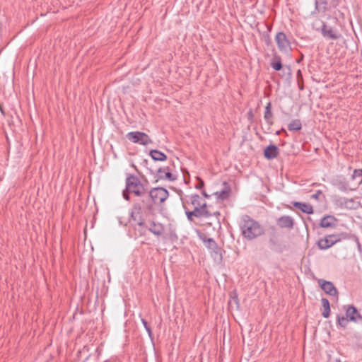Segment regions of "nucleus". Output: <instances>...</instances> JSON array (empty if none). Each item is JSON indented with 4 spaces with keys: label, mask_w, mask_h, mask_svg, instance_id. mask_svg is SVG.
<instances>
[{
    "label": "nucleus",
    "mask_w": 362,
    "mask_h": 362,
    "mask_svg": "<svg viewBox=\"0 0 362 362\" xmlns=\"http://www.w3.org/2000/svg\"><path fill=\"white\" fill-rule=\"evenodd\" d=\"M243 237L247 240H253L265 233L264 227L247 214L243 215L239 223Z\"/></svg>",
    "instance_id": "obj_1"
},
{
    "label": "nucleus",
    "mask_w": 362,
    "mask_h": 362,
    "mask_svg": "<svg viewBox=\"0 0 362 362\" xmlns=\"http://www.w3.org/2000/svg\"><path fill=\"white\" fill-rule=\"evenodd\" d=\"M129 216V222H134L132 226L135 238L145 235L148 230V226L145 222L144 218L141 215V206L139 204H136L134 208H132Z\"/></svg>",
    "instance_id": "obj_2"
},
{
    "label": "nucleus",
    "mask_w": 362,
    "mask_h": 362,
    "mask_svg": "<svg viewBox=\"0 0 362 362\" xmlns=\"http://www.w3.org/2000/svg\"><path fill=\"white\" fill-rule=\"evenodd\" d=\"M349 238L350 234L347 233L329 234L325 235L324 238L319 239L317 242V245L319 249L325 250L330 248L337 243Z\"/></svg>",
    "instance_id": "obj_3"
},
{
    "label": "nucleus",
    "mask_w": 362,
    "mask_h": 362,
    "mask_svg": "<svg viewBox=\"0 0 362 362\" xmlns=\"http://www.w3.org/2000/svg\"><path fill=\"white\" fill-rule=\"evenodd\" d=\"M127 191L132 192L134 196L142 195L148 189L141 180L135 175L127 174L125 180Z\"/></svg>",
    "instance_id": "obj_4"
},
{
    "label": "nucleus",
    "mask_w": 362,
    "mask_h": 362,
    "mask_svg": "<svg viewBox=\"0 0 362 362\" xmlns=\"http://www.w3.org/2000/svg\"><path fill=\"white\" fill-rule=\"evenodd\" d=\"M269 245L270 249L274 252L281 253L284 250V247L279 239L277 228L274 226H271L269 228Z\"/></svg>",
    "instance_id": "obj_5"
},
{
    "label": "nucleus",
    "mask_w": 362,
    "mask_h": 362,
    "mask_svg": "<svg viewBox=\"0 0 362 362\" xmlns=\"http://www.w3.org/2000/svg\"><path fill=\"white\" fill-rule=\"evenodd\" d=\"M126 138L134 144L147 146L153 143L150 136L143 132H131L127 134Z\"/></svg>",
    "instance_id": "obj_6"
},
{
    "label": "nucleus",
    "mask_w": 362,
    "mask_h": 362,
    "mask_svg": "<svg viewBox=\"0 0 362 362\" xmlns=\"http://www.w3.org/2000/svg\"><path fill=\"white\" fill-rule=\"evenodd\" d=\"M137 197L141 198V202H135L132 208H134L136 204H139L141 206V215H142L143 211L151 212L154 210V204L148 189L142 195Z\"/></svg>",
    "instance_id": "obj_7"
},
{
    "label": "nucleus",
    "mask_w": 362,
    "mask_h": 362,
    "mask_svg": "<svg viewBox=\"0 0 362 362\" xmlns=\"http://www.w3.org/2000/svg\"><path fill=\"white\" fill-rule=\"evenodd\" d=\"M320 32L326 40H337L342 37L341 33L335 26L330 25L325 22H322Z\"/></svg>",
    "instance_id": "obj_8"
},
{
    "label": "nucleus",
    "mask_w": 362,
    "mask_h": 362,
    "mask_svg": "<svg viewBox=\"0 0 362 362\" xmlns=\"http://www.w3.org/2000/svg\"><path fill=\"white\" fill-rule=\"evenodd\" d=\"M149 192L154 205L161 204L169 196L168 191L163 187H154Z\"/></svg>",
    "instance_id": "obj_9"
},
{
    "label": "nucleus",
    "mask_w": 362,
    "mask_h": 362,
    "mask_svg": "<svg viewBox=\"0 0 362 362\" xmlns=\"http://www.w3.org/2000/svg\"><path fill=\"white\" fill-rule=\"evenodd\" d=\"M340 0H315V11L317 13H325L331 8H337Z\"/></svg>",
    "instance_id": "obj_10"
},
{
    "label": "nucleus",
    "mask_w": 362,
    "mask_h": 362,
    "mask_svg": "<svg viewBox=\"0 0 362 362\" xmlns=\"http://www.w3.org/2000/svg\"><path fill=\"white\" fill-rule=\"evenodd\" d=\"M278 49L283 53H288L291 51V42L284 32H279L275 37Z\"/></svg>",
    "instance_id": "obj_11"
},
{
    "label": "nucleus",
    "mask_w": 362,
    "mask_h": 362,
    "mask_svg": "<svg viewBox=\"0 0 362 362\" xmlns=\"http://www.w3.org/2000/svg\"><path fill=\"white\" fill-rule=\"evenodd\" d=\"M182 201V206L185 209V212L188 221L192 222L194 220V218H204V214L202 213L200 209V206L194 207L193 210H189L187 206V204L189 203L188 201Z\"/></svg>",
    "instance_id": "obj_12"
},
{
    "label": "nucleus",
    "mask_w": 362,
    "mask_h": 362,
    "mask_svg": "<svg viewBox=\"0 0 362 362\" xmlns=\"http://www.w3.org/2000/svg\"><path fill=\"white\" fill-rule=\"evenodd\" d=\"M318 284L320 288L328 295L338 298V291L332 282L324 279H319Z\"/></svg>",
    "instance_id": "obj_13"
},
{
    "label": "nucleus",
    "mask_w": 362,
    "mask_h": 362,
    "mask_svg": "<svg viewBox=\"0 0 362 362\" xmlns=\"http://www.w3.org/2000/svg\"><path fill=\"white\" fill-rule=\"evenodd\" d=\"M277 226L281 228L292 229L294 226V220L289 216H282L276 219Z\"/></svg>",
    "instance_id": "obj_14"
},
{
    "label": "nucleus",
    "mask_w": 362,
    "mask_h": 362,
    "mask_svg": "<svg viewBox=\"0 0 362 362\" xmlns=\"http://www.w3.org/2000/svg\"><path fill=\"white\" fill-rule=\"evenodd\" d=\"M148 230L155 235L159 237L163 234L165 228L162 223L156 222L154 221H151L148 223Z\"/></svg>",
    "instance_id": "obj_15"
},
{
    "label": "nucleus",
    "mask_w": 362,
    "mask_h": 362,
    "mask_svg": "<svg viewBox=\"0 0 362 362\" xmlns=\"http://www.w3.org/2000/svg\"><path fill=\"white\" fill-rule=\"evenodd\" d=\"M279 154V149L277 146L270 144L267 146L264 150V156L267 160H272L278 156Z\"/></svg>",
    "instance_id": "obj_16"
},
{
    "label": "nucleus",
    "mask_w": 362,
    "mask_h": 362,
    "mask_svg": "<svg viewBox=\"0 0 362 362\" xmlns=\"http://www.w3.org/2000/svg\"><path fill=\"white\" fill-rule=\"evenodd\" d=\"M346 316L349 320V321L356 322L358 319H361L362 316L356 309V308L350 305H348L346 309Z\"/></svg>",
    "instance_id": "obj_17"
},
{
    "label": "nucleus",
    "mask_w": 362,
    "mask_h": 362,
    "mask_svg": "<svg viewBox=\"0 0 362 362\" xmlns=\"http://www.w3.org/2000/svg\"><path fill=\"white\" fill-rule=\"evenodd\" d=\"M337 219L332 215H327L324 216L319 223L320 227L321 228H334L336 226Z\"/></svg>",
    "instance_id": "obj_18"
},
{
    "label": "nucleus",
    "mask_w": 362,
    "mask_h": 362,
    "mask_svg": "<svg viewBox=\"0 0 362 362\" xmlns=\"http://www.w3.org/2000/svg\"><path fill=\"white\" fill-rule=\"evenodd\" d=\"M292 204L293 205L294 207L298 209L305 214H313L314 213L313 207L310 204L299 202H293Z\"/></svg>",
    "instance_id": "obj_19"
},
{
    "label": "nucleus",
    "mask_w": 362,
    "mask_h": 362,
    "mask_svg": "<svg viewBox=\"0 0 362 362\" xmlns=\"http://www.w3.org/2000/svg\"><path fill=\"white\" fill-rule=\"evenodd\" d=\"M199 237L209 250H217V243L213 238H207L204 233H199Z\"/></svg>",
    "instance_id": "obj_20"
},
{
    "label": "nucleus",
    "mask_w": 362,
    "mask_h": 362,
    "mask_svg": "<svg viewBox=\"0 0 362 362\" xmlns=\"http://www.w3.org/2000/svg\"><path fill=\"white\" fill-rule=\"evenodd\" d=\"M149 156L154 161H165L168 158L167 156L164 153L157 149L151 150L149 151Z\"/></svg>",
    "instance_id": "obj_21"
},
{
    "label": "nucleus",
    "mask_w": 362,
    "mask_h": 362,
    "mask_svg": "<svg viewBox=\"0 0 362 362\" xmlns=\"http://www.w3.org/2000/svg\"><path fill=\"white\" fill-rule=\"evenodd\" d=\"M154 177L156 179V181L167 180L173 182L177 180V176L168 171L163 173H156Z\"/></svg>",
    "instance_id": "obj_22"
},
{
    "label": "nucleus",
    "mask_w": 362,
    "mask_h": 362,
    "mask_svg": "<svg viewBox=\"0 0 362 362\" xmlns=\"http://www.w3.org/2000/svg\"><path fill=\"white\" fill-rule=\"evenodd\" d=\"M224 185L225 187L223 189L214 193L217 198L222 201L226 200L229 197L231 191L230 187L227 185L226 182H224Z\"/></svg>",
    "instance_id": "obj_23"
},
{
    "label": "nucleus",
    "mask_w": 362,
    "mask_h": 362,
    "mask_svg": "<svg viewBox=\"0 0 362 362\" xmlns=\"http://www.w3.org/2000/svg\"><path fill=\"white\" fill-rule=\"evenodd\" d=\"M264 118L266 122L269 126L273 125V124H274V122H273V119H272V118H273V113L272 112V103H271V102H269L267 103V105H266V107H265Z\"/></svg>",
    "instance_id": "obj_24"
},
{
    "label": "nucleus",
    "mask_w": 362,
    "mask_h": 362,
    "mask_svg": "<svg viewBox=\"0 0 362 362\" xmlns=\"http://www.w3.org/2000/svg\"><path fill=\"white\" fill-rule=\"evenodd\" d=\"M271 66L275 71H280L283 68V64L281 62V58L279 55L275 54L271 62Z\"/></svg>",
    "instance_id": "obj_25"
},
{
    "label": "nucleus",
    "mask_w": 362,
    "mask_h": 362,
    "mask_svg": "<svg viewBox=\"0 0 362 362\" xmlns=\"http://www.w3.org/2000/svg\"><path fill=\"white\" fill-rule=\"evenodd\" d=\"M321 301H322V309H323L322 313V315L325 318H327L330 315V304H329V302L325 298H322Z\"/></svg>",
    "instance_id": "obj_26"
},
{
    "label": "nucleus",
    "mask_w": 362,
    "mask_h": 362,
    "mask_svg": "<svg viewBox=\"0 0 362 362\" xmlns=\"http://www.w3.org/2000/svg\"><path fill=\"white\" fill-rule=\"evenodd\" d=\"M302 129V124L300 119H296L292 120L288 124V129L291 132L300 131Z\"/></svg>",
    "instance_id": "obj_27"
},
{
    "label": "nucleus",
    "mask_w": 362,
    "mask_h": 362,
    "mask_svg": "<svg viewBox=\"0 0 362 362\" xmlns=\"http://www.w3.org/2000/svg\"><path fill=\"white\" fill-rule=\"evenodd\" d=\"M189 203L187 204H191L194 207L200 206L201 204V197L197 194H193L189 196V200H187Z\"/></svg>",
    "instance_id": "obj_28"
},
{
    "label": "nucleus",
    "mask_w": 362,
    "mask_h": 362,
    "mask_svg": "<svg viewBox=\"0 0 362 362\" xmlns=\"http://www.w3.org/2000/svg\"><path fill=\"white\" fill-rule=\"evenodd\" d=\"M228 304L231 308H233V306H235L237 309L239 308L240 302L236 292H233L231 293L230 300H229Z\"/></svg>",
    "instance_id": "obj_29"
},
{
    "label": "nucleus",
    "mask_w": 362,
    "mask_h": 362,
    "mask_svg": "<svg viewBox=\"0 0 362 362\" xmlns=\"http://www.w3.org/2000/svg\"><path fill=\"white\" fill-rule=\"evenodd\" d=\"M211 251V255L215 260L221 261L222 260V253L221 249L217 245V250H209Z\"/></svg>",
    "instance_id": "obj_30"
},
{
    "label": "nucleus",
    "mask_w": 362,
    "mask_h": 362,
    "mask_svg": "<svg viewBox=\"0 0 362 362\" xmlns=\"http://www.w3.org/2000/svg\"><path fill=\"white\" fill-rule=\"evenodd\" d=\"M200 209L202 213L204 214V218H209L212 216V212L208 209V206L206 202L200 204Z\"/></svg>",
    "instance_id": "obj_31"
},
{
    "label": "nucleus",
    "mask_w": 362,
    "mask_h": 362,
    "mask_svg": "<svg viewBox=\"0 0 362 362\" xmlns=\"http://www.w3.org/2000/svg\"><path fill=\"white\" fill-rule=\"evenodd\" d=\"M348 321H349V320L346 317H346L340 316V315L337 316V324L343 328L346 327Z\"/></svg>",
    "instance_id": "obj_32"
},
{
    "label": "nucleus",
    "mask_w": 362,
    "mask_h": 362,
    "mask_svg": "<svg viewBox=\"0 0 362 362\" xmlns=\"http://www.w3.org/2000/svg\"><path fill=\"white\" fill-rule=\"evenodd\" d=\"M356 177H361L359 183L362 182V169H355L352 175V178L356 179Z\"/></svg>",
    "instance_id": "obj_33"
},
{
    "label": "nucleus",
    "mask_w": 362,
    "mask_h": 362,
    "mask_svg": "<svg viewBox=\"0 0 362 362\" xmlns=\"http://www.w3.org/2000/svg\"><path fill=\"white\" fill-rule=\"evenodd\" d=\"M141 322L146 329V330L147 331L148 335L150 337H152V330H151V327L148 325V322H146V320L144 319H141Z\"/></svg>",
    "instance_id": "obj_34"
},
{
    "label": "nucleus",
    "mask_w": 362,
    "mask_h": 362,
    "mask_svg": "<svg viewBox=\"0 0 362 362\" xmlns=\"http://www.w3.org/2000/svg\"><path fill=\"white\" fill-rule=\"evenodd\" d=\"M197 183L195 185V188L197 189H201L204 188V180L202 178H200L199 177H197Z\"/></svg>",
    "instance_id": "obj_35"
},
{
    "label": "nucleus",
    "mask_w": 362,
    "mask_h": 362,
    "mask_svg": "<svg viewBox=\"0 0 362 362\" xmlns=\"http://www.w3.org/2000/svg\"><path fill=\"white\" fill-rule=\"evenodd\" d=\"M130 194H132V192L127 191V187L125 186V189L122 192V196L126 201L130 200Z\"/></svg>",
    "instance_id": "obj_36"
},
{
    "label": "nucleus",
    "mask_w": 362,
    "mask_h": 362,
    "mask_svg": "<svg viewBox=\"0 0 362 362\" xmlns=\"http://www.w3.org/2000/svg\"><path fill=\"white\" fill-rule=\"evenodd\" d=\"M170 172V168L169 166H165V167H163V168H158V170H157L156 173H165V172Z\"/></svg>",
    "instance_id": "obj_37"
},
{
    "label": "nucleus",
    "mask_w": 362,
    "mask_h": 362,
    "mask_svg": "<svg viewBox=\"0 0 362 362\" xmlns=\"http://www.w3.org/2000/svg\"><path fill=\"white\" fill-rule=\"evenodd\" d=\"M296 78H297V83L298 82H300V81H303V75H302L301 71L300 69H298L297 71Z\"/></svg>",
    "instance_id": "obj_38"
},
{
    "label": "nucleus",
    "mask_w": 362,
    "mask_h": 362,
    "mask_svg": "<svg viewBox=\"0 0 362 362\" xmlns=\"http://www.w3.org/2000/svg\"><path fill=\"white\" fill-rule=\"evenodd\" d=\"M264 42L267 45H269L271 44V39H270V37H269V35L267 34V33H264Z\"/></svg>",
    "instance_id": "obj_39"
},
{
    "label": "nucleus",
    "mask_w": 362,
    "mask_h": 362,
    "mask_svg": "<svg viewBox=\"0 0 362 362\" xmlns=\"http://www.w3.org/2000/svg\"><path fill=\"white\" fill-rule=\"evenodd\" d=\"M322 194V192L320 190L317 191L316 193L313 194L311 197L315 199H318L320 195Z\"/></svg>",
    "instance_id": "obj_40"
},
{
    "label": "nucleus",
    "mask_w": 362,
    "mask_h": 362,
    "mask_svg": "<svg viewBox=\"0 0 362 362\" xmlns=\"http://www.w3.org/2000/svg\"><path fill=\"white\" fill-rule=\"evenodd\" d=\"M254 117V115H253V112H252V110H250L248 112H247V118L249 120H252V118Z\"/></svg>",
    "instance_id": "obj_41"
},
{
    "label": "nucleus",
    "mask_w": 362,
    "mask_h": 362,
    "mask_svg": "<svg viewBox=\"0 0 362 362\" xmlns=\"http://www.w3.org/2000/svg\"><path fill=\"white\" fill-rule=\"evenodd\" d=\"M337 202H339L341 206L346 204V201L345 198H340L339 199L337 200Z\"/></svg>",
    "instance_id": "obj_42"
},
{
    "label": "nucleus",
    "mask_w": 362,
    "mask_h": 362,
    "mask_svg": "<svg viewBox=\"0 0 362 362\" xmlns=\"http://www.w3.org/2000/svg\"><path fill=\"white\" fill-rule=\"evenodd\" d=\"M297 83H298L299 90H303L304 89L303 81L298 82Z\"/></svg>",
    "instance_id": "obj_43"
},
{
    "label": "nucleus",
    "mask_w": 362,
    "mask_h": 362,
    "mask_svg": "<svg viewBox=\"0 0 362 362\" xmlns=\"http://www.w3.org/2000/svg\"><path fill=\"white\" fill-rule=\"evenodd\" d=\"M202 194L205 198H209L210 197L204 190L202 192Z\"/></svg>",
    "instance_id": "obj_44"
},
{
    "label": "nucleus",
    "mask_w": 362,
    "mask_h": 362,
    "mask_svg": "<svg viewBox=\"0 0 362 362\" xmlns=\"http://www.w3.org/2000/svg\"><path fill=\"white\" fill-rule=\"evenodd\" d=\"M212 216H215L218 218V216H220V212L219 211L213 212Z\"/></svg>",
    "instance_id": "obj_45"
},
{
    "label": "nucleus",
    "mask_w": 362,
    "mask_h": 362,
    "mask_svg": "<svg viewBox=\"0 0 362 362\" xmlns=\"http://www.w3.org/2000/svg\"><path fill=\"white\" fill-rule=\"evenodd\" d=\"M303 55H302V56H301V58H300V59H297V61H296V62H297V63H300V61L303 59Z\"/></svg>",
    "instance_id": "obj_46"
},
{
    "label": "nucleus",
    "mask_w": 362,
    "mask_h": 362,
    "mask_svg": "<svg viewBox=\"0 0 362 362\" xmlns=\"http://www.w3.org/2000/svg\"><path fill=\"white\" fill-rule=\"evenodd\" d=\"M288 69L289 71L288 74L291 76V69L289 66H288Z\"/></svg>",
    "instance_id": "obj_47"
},
{
    "label": "nucleus",
    "mask_w": 362,
    "mask_h": 362,
    "mask_svg": "<svg viewBox=\"0 0 362 362\" xmlns=\"http://www.w3.org/2000/svg\"><path fill=\"white\" fill-rule=\"evenodd\" d=\"M280 133H281V131L278 130V131H276V135H279V134H280Z\"/></svg>",
    "instance_id": "obj_48"
},
{
    "label": "nucleus",
    "mask_w": 362,
    "mask_h": 362,
    "mask_svg": "<svg viewBox=\"0 0 362 362\" xmlns=\"http://www.w3.org/2000/svg\"><path fill=\"white\" fill-rule=\"evenodd\" d=\"M280 131H281V132H286V131L284 128H282Z\"/></svg>",
    "instance_id": "obj_49"
},
{
    "label": "nucleus",
    "mask_w": 362,
    "mask_h": 362,
    "mask_svg": "<svg viewBox=\"0 0 362 362\" xmlns=\"http://www.w3.org/2000/svg\"><path fill=\"white\" fill-rule=\"evenodd\" d=\"M334 22L337 23L338 22L337 18H334Z\"/></svg>",
    "instance_id": "obj_50"
},
{
    "label": "nucleus",
    "mask_w": 362,
    "mask_h": 362,
    "mask_svg": "<svg viewBox=\"0 0 362 362\" xmlns=\"http://www.w3.org/2000/svg\"><path fill=\"white\" fill-rule=\"evenodd\" d=\"M336 362H341L340 359H337Z\"/></svg>",
    "instance_id": "obj_51"
},
{
    "label": "nucleus",
    "mask_w": 362,
    "mask_h": 362,
    "mask_svg": "<svg viewBox=\"0 0 362 362\" xmlns=\"http://www.w3.org/2000/svg\"><path fill=\"white\" fill-rule=\"evenodd\" d=\"M119 223H120V224H122V223H123V221H122L121 220H119Z\"/></svg>",
    "instance_id": "obj_52"
},
{
    "label": "nucleus",
    "mask_w": 362,
    "mask_h": 362,
    "mask_svg": "<svg viewBox=\"0 0 362 362\" xmlns=\"http://www.w3.org/2000/svg\"><path fill=\"white\" fill-rule=\"evenodd\" d=\"M217 223L220 226V223H219L218 220L217 221Z\"/></svg>",
    "instance_id": "obj_53"
}]
</instances>
